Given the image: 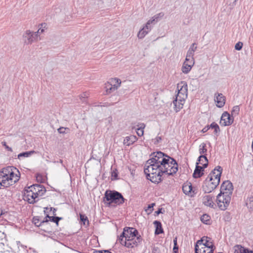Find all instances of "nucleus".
I'll return each mask as SVG.
<instances>
[{
	"instance_id": "nucleus-1",
	"label": "nucleus",
	"mask_w": 253,
	"mask_h": 253,
	"mask_svg": "<svg viewBox=\"0 0 253 253\" xmlns=\"http://www.w3.org/2000/svg\"><path fill=\"white\" fill-rule=\"evenodd\" d=\"M222 170L221 166H217L208 175L202 186L205 193L211 192L219 185Z\"/></svg>"
},
{
	"instance_id": "nucleus-2",
	"label": "nucleus",
	"mask_w": 253,
	"mask_h": 253,
	"mask_svg": "<svg viewBox=\"0 0 253 253\" xmlns=\"http://www.w3.org/2000/svg\"><path fill=\"white\" fill-rule=\"evenodd\" d=\"M146 178L152 182L158 184L163 181L162 170L161 166L154 164H146L144 169Z\"/></svg>"
},
{
	"instance_id": "nucleus-3",
	"label": "nucleus",
	"mask_w": 253,
	"mask_h": 253,
	"mask_svg": "<svg viewBox=\"0 0 253 253\" xmlns=\"http://www.w3.org/2000/svg\"><path fill=\"white\" fill-rule=\"evenodd\" d=\"M125 200L121 193L115 190H106L103 197V202L109 207L122 205Z\"/></svg>"
},
{
	"instance_id": "nucleus-4",
	"label": "nucleus",
	"mask_w": 253,
	"mask_h": 253,
	"mask_svg": "<svg viewBox=\"0 0 253 253\" xmlns=\"http://www.w3.org/2000/svg\"><path fill=\"white\" fill-rule=\"evenodd\" d=\"M166 157L167 159H164L161 166L162 172L163 174L173 176L178 171V163L174 158L168 155Z\"/></svg>"
},
{
	"instance_id": "nucleus-5",
	"label": "nucleus",
	"mask_w": 253,
	"mask_h": 253,
	"mask_svg": "<svg viewBox=\"0 0 253 253\" xmlns=\"http://www.w3.org/2000/svg\"><path fill=\"white\" fill-rule=\"evenodd\" d=\"M231 201V196L220 192L216 196V202L218 208L225 211L228 207Z\"/></svg>"
},
{
	"instance_id": "nucleus-6",
	"label": "nucleus",
	"mask_w": 253,
	"mask_h": 253,
	"mask_svg": "<svg viewBox=\"0 0 253 253\" xmlns=\"http://www.w3.org/2000/svg\"><path fill=\"white\" fill-rule=\"evenodd\" d=\"M138 235H139L138 231L135 228L126 227L124 228V231L121 233L119 240L120 243H121V242H124V238H125V240L128 239V241H129L130 236L136 237Z\"/></svg>"
},
{
	"instance_id": "nucleus-7",
	"label": "nucleus",
	"mask_w": 253,
	"mask_h": 253,
	"mask_svg": "<svg viewBox=\"0 0 253 253\" xmlns=\"http://www.w3.org/2000/svg\"><path fill=\"white\" fill-rule=\"evenodd\" d=\"M142 238L140 235H137L136 238L131 240L130 239L128 241V239L125 240L124 242H121V244L128 248H133L135 247H137L138 245L141 243Z\"/></svg>"
},
{
	"instance_id": "nucleus-8",
	"label": "nucleus",
	"mask_w": 253,
	"mask_h": 253,
	"mask_svg": "<svg viewBox=\"0 0 253 253\" xmlns=\"http://www.w3.org/2000/svg\"><path fill=\"white\" fill-rule=\"evenodd\" d=\"M28 189H31L34 193L35 198H38L39 196H42L46 192L45 187L41 184H35L27 187Z\"/></svg>"
},
{
	"instance_id": "nucleus-9",
	"label": "nucleus",
	"mask_w": 253,
	"mask_h": 253,
	"mask_svg": "<svg viewBox=\"0 0 253 253\" xmlns=\"http://www.w3.org/2000/svg\"><path fill=\"white\" fill-rule=\"evenodd\" d=\"M24 199L30 204H34L39 201V199L35 198L34 193L33 191L30 189H28L27 187L24 188Z\"/></svg>"
},
{
	"instance_id": "nucleus-10",
	"label": "nucleus",
	"mask_w": 253,
	"mask_h": 253,
	"mask_svg": "<svg viewBox=\"0 0 253 253\" xmlns=\"http://www.w3.org/2000/svg\"><path fill=\"white\" fill-rule=\"evenodd\" d=\"M23 37L26 44H32L38 39V34L30 30H27L23 34Z\"/></svg>"
},
{
	"instance_id": "nucleus-11",
	"label": "nucleus",
	"mask_w": 253,
	"mask_h": 253,
	"mask_svg": "<svg viewBox=\"0 0 253 253\" xmlns=\"http://www.w3.org/2000/svg\"><path fill=\"white\" fill-rule=\"evenodd\" d=\"M233 186L229 180H226L222 182L220 186V192L231 196L233 193Z\"/></svg>"
},
{
	"instance_id": "nucleus-12",
	"label": "nucleus",
	"mask_w": 253,
	"mask_h": 253,
	"mask_svg": "<svg viewBox=\"0 0 253 253\" xmlns=\"http://www.w3.org/2000/svg\"><path fill=\"white\" fill-rule=\"evenodd\" d=\"M233 121V117L231 116L228 112L225 111L222 114L220 124L222 126H228L231 125Z\"/></svg>"
},
{
	"instance_id": "nucleus-13",
	"label": "nucleus",
	"mask_w": 253,
	"mask_h": 253,
	"mask_svg": "<svg viewBox=\"0 0 253 253\" xmlns=\"http://www.w3.org/2000/svg\"><path fill=\"white\" fill-rule=\"evenodd\" d=\"M215 247L214 244H211L208 247H199L197 245H195V253H213Z\"/></svg>"
},
{
	"instance_id": "nucleus-14",
	"label": "nucleus",
	"mask_w": 253,
	"mask_h": 253,
	"mask_svg": "<svg viewBox=\"0 0 253 253\" xmlns=\"http://www.w3.org/2000/svg\"><path fill=\"white\" fill-rule=\"evenodd\" d=\"M112 82H115V84H112L108 82L105 84L106 91L107 94L110 93L117 89L121 84V81L120 79L115 78L112 80Z\"/></svg>"
},
{
	"instance_id": "nucleus-15",
	"label": "nucleus",
	"mask_w": 253,
	"mask_h": 253,
	"mask_svg": "<svg viewBox=\"0 0 253 253\" xmlns=\"http://www.w3.org/2000/svg\"><path fill=\"white\" fill-rule=\"evenodd\" d=\"M152 155L153 156V157L147 161V164H154L155 165L156 164L158 165L160 163V162L159 161V158L164 156L166 157V156H168L167 154L161 151L153 152L151 155V156Z\"/></svg>"
},
{
	"instance_id": "nucleus-16",
	"label": "nucleus",
	"mask_w": 253,
	"mask_h": 253,
	"mask_svg": "<svg viewBox=\"0 0 253 253\" xmlns=\"http://www.w3.org/2000/svg\"><path fill=\"white\" fill-rule=\"evenodd\" d=\"M177 88L178 89V94L176 96L177 98L178 97L181 98L180 94L182 95L183 97L184 96H187L188 87L186 82L184 81L181 82L180 84H177Z\"/></svg>"
},
{
	"instance_id": "nucleus-17",
	"label": "nucleus",
	"mask_w": 253,
	"mask_h": 253,
	"mask_svg": "<svg viewBox=\"0 0 253 253\" xmlns=\"http://www.w3.org/2000/svg\"><path fill=\"white\" fill-rule=\"evenodd\" d=\"M214 97L215 98L214 100L217 103L216 106L218 108L223 107L225 103V97L222 93H215Z\"/></svg>"
},
{
	"instance_id": "nucleus-18",
	"label": "nucleus",
	"mask_w": 253,
	"mask_h": 253,
	"mask_svg": "<svg viewBox=\"0 0 253 253\" xmlns=\"http://www.w3.org/2000/svg\"><path fill=\"white\" fill-rule=\"evenodd\" d=\"M7 178L8 177L4 178L3 180H1L0 181V189L1 188V187H3L4 188L9 187L10 186H11L16 183L19 180V177L16 174L15 175V179H14V181H10Z\"/></svg>"
},
{
	"instance_id": "nucleus-19",
	"label": "nucleus",
	"mask_w": 253,
	"mask_h": 253,
	"mask_svg": "<svg viewBox=\"0 0 253 253\" xmlns=\"http://www.w3.org/2000/svg\"><path fill=\"white\" fill-rule=\"evenodd\" d=\"M12 169L14 170H16V172H17V174H16L20 177V173L19 171L16 167L13 166H8L6 168H4L2 169L0 171L1 172V173H2L3 176L6 178L8 176V175L10 174V171H11Z\"/></svg>"
},
{
	"instance_id": "nucleus-20",
	"label": "nucleus",
	"mask_w": 253,
	"mask_h": 253,
	"mask_svg": "<svg viewBox=\"0 0 253 253\" xmlns=\"http://www.w3.org/2000/svg\"><path fill=\"white\" fill-rule=\"evenodd\" d=\"M211 238L207 236L203 237L200 240L197 241L195 245H197L199 247H208L210 246L211 244H213L212 242H210Z\"/></svg>"
},
{
	"instance_id": "nucleus-21",
	"label": "nucleus",
	"mask_w": 253,
	"mask_h": 253,
	"mask_svg": "<svg viewBox=\"0 0 253 253\" xmlns=\"http://www.w3.org/2000/svg\"><path fill=\"white\" fill-rule=\"evenodd\" d=\"M213 197L211 195H206L203 197V204L208 207L214 209L215 204L213 202Z\"/></svg>"
},
{
	"instance_id": "nucleus-22",
	"label": "nucleus",
	"mask_w": 253,
	"mask_h": 253,
	"mask_svg": "<svg viewBox=\"0 0 253 253\" xmlns=\"http://www.w3.org/2000/svg\"><path fill=\"white\" fill-rule=\"evenodd\" d=\"M234 253H253V251L241 245H236L233 247Z\"/></svg>"
},
{
	"instance_id": "nucleus-23",
	"label": "nucleus",
	"mask_w": 253,
	"mask_h": 253,
	"mask_svg": "<svg viewBox=\"0 0 253 253\" xmlns=\"http://www.w3.org/2000/svg\"><path fill=\"white\" fill-rule=\"evenodd\" d=\"M204 171L201 166H199V163H196V168L193 173V177L194 178H200L204 175Z\"/></svg>"
},
{
	"instance_id": "nucleus-24",
	"label": "nucleus",
	"mask_w": 253,
	"mask_h": 253,
	"mask_svg": "<svg viewBox=\"0 0 253 253\" xmlns=\"http://www.w3.org/2000/svg\"><path fill=\"white\" fill-rule=\"evenodd\" d=\"M151 27L149 25L146 27V24L138 33L137 37L139 39H142L151 31Z\"/></svg>"
},
{
	"instance_id": "nucleus-25",
	"label": "nucleus",
	"mask_w": 253,
	"mask_h": 253,
	"mask_svg": "<svg viewBox=\"0 0 253 253\" xmlns=\"http://www.w3.org/2000/svg\"><path fill=\"white\" fill-rule=\"evenodd\" d=\"M137 139V137L136 136L130 135L125 137L124 140V144L126 146H129L133 144Z\"/></svg>"
},
{
	"instance_id": "nucleus-26",
	"label": "nucleus",
	"mask_w": 253,
	"mask_h": 253,
	"mask_svg": "<svg viewBox=\"0 0 253 253\" xmlns=\"http://www.w3.org/2000/svg\"><path fill=\"white\" fill-rule=\"evenodd\" d=\"M153 224H154L156 228L155 231V235H159L164 233V230L162 228V225L160 221L155 220L154 221Z\"/></svg>"
},
{
	"instance_id": "nucleus-27",
	"label": "nucleus",
	"mask_w": 253,
	"mask_h": 253,
	"mask_svg": "<svg viewBox=\"0 0 253 253\" xmlns=\"http://www.w3.org/2000/svg\"><path fill=\"white\" fill-rule=\"evenodd\" d=\"M182 190L184 193L186 195H189V194H195L194 191H193V186L191 183L187 184H184L182 186Z\"/></svg>"
},
{
	"instance_id": "nucleus-28",
	"label": "nucleus",
	"mask_w": 253,
	"mask_h": 253,
	"mask_svg": "<svg viewBox=\"0 0 253 253\" xmlns=\"http://www.w3.org/2000/svg\"><path fill=\"white\" fill-rule=\"evenodd\" d=\"M246 205L249 209V212H252L253 210V196H249L245 201Z\"/></svg>"
},
{
	"instance_id": "nucleus-29",
	"label": "nucleus",
	"mask_w": 253,
	"mask_h": 253,
	"mask_svg": "<svg viewBox=\"0 0 253 253\" xmlns=\"http://www.w3.org/2000/svg\"><path fill=\"white\" fill-rule=\"evenodd\" d=\"M41 223H42V225H43L44 224H45L46 225L48 226V227H47L46 228H42L41 229L42 230H43L44 232H45L46 233H51L52 232V230L50 229V228H49L48 227V225H49V219L48 218H46V215L45 216V217H44L43 220H42L41 221Z\"/></svg>"
},
{
	"instance_id": "nucleus-30",
	"label": "nucleus",
	"mask_w": 253,
	"mask_h": 253,
	"mask_svg": "<svg viewBox=\"0 0 253 253\" xmlns=\"http://www.w3.org/2000/svg\"><path fill=\"white\" fill-rule=\"evenodd\" d=\"M138 128H136V133L138 136H141L144 134V129L145 127V124L144 123H138Z\"/></svg>"
},
{
	"instance_id": "nucleus-31",
	"label": "nucleus",
	"mask_w": 253,
	"mask_h": 253,
	"mask_svg": "<svg viewBox=\"0 0 253 253\" xmlns=\"http://www.w3.org/2000/svg\"><path fill=\"white\" fill-rule=\"evenodd\" d=\"M209 127H210V128H213L214 134L216 135L217 136H218L219 132L220 131V129L219 126L216 123H215V122H213L210 126H209Z\"/></svg>"
},
{
	"instance_id": "nucleus-32",
	"label": "nucleus",
	"mask_w": 253,
	"mask_h": 253,
	"mask_svg": "<svg viewBox=\"0 0 253 253\" xmlns=\"http://www.w3.org/2000/svg\"><path fill=\"white\" fill-rule=\"evenodd\" d=\"M42 221V220L40 219V217L38 216L33 217L32 219L33 223L37 227H42L43 226L42 223H41Z\"/></svg>"
},
{
	"instance_id": "nucleus-33",
	"label": "nucleus",
	"mask_w": 253,
	"mask_h": 253,
	"mask_svg": "<svg viewBox=\"0 0 253 253\" xmlns=\"http://www.w3.org/2000/svg\"><path fill=\"white\" fill-rule=\"evenodd\" d=\"M190 65L187 64L186 62H184L183 63L181 71L184 74L188 73L192 69Z\"/></svg>"
},
{
	"instance_id": "nucleus-34",
	"label": "nucleus",
	"mask_w": 253,
	"mask_h": 253,
	"mask_svg": "<svg viewBox=\"0 0 253 253\" xmlns=\"http://www.w3.org/2000/svg\"><path fill=\"white\" fill-rule=\"evenodd\" d=\"M201 221L206 224H210L211 217L207 214H204L201 217Z\"/></svg>"
},
{
	"instance_id": "nucleus-35",
	"label": "nucleus",
	"mask_w": 253,
	"mask_h": 253,
	"mask_svg": "<svg viewBox=\"0 0 253 253\" xmlns=\"http://www.w3.org/2000/svg\"><path fill=\"white\" fill-rule=\"evenodd\" d=\"M177 101L178 98L177 96H176L175 99L173 101L174 105V110L176 112H179L183 107V103H177Z\"/></svg>"
},
{
	"instance_id": "nucleus-36",
	"label": "nucleus",
	"mask_w": 253,
	"mask_h": 253,
	"mask_svg": "<svg viewBox=\"0 0 253 253\" xmlns=\"http://www.w3.org/2000/svg\"><path fill=\"white\" fill-rule=\"evenodd\" d=\"M46 218H48L49 220L53 222L56 224L57 225H58V223L60 220L62 219L61 217L55 216H50L48 214H46Z\"/></svg>"
},
{
	"instance_id": "nucleus-37",
	"label": "nucleus",
	"mask_w": 253,
	"mask_h": 253,
	"mask_svg": "<svg viewBox=\"0 0 253 253\" xmlns=\"http://www.w3.org/2000/svg\"><path fill=\"white\" fill-rule=\"evenodd\" d=\"M36 152L34 150L30 151H26L24 152L21 153L18 155V158L20 159L21 157H28L30 156L32 154L35 153Z\"/></svg>"
},
{
	"instance_id": "nucleus-38",
	"label": "nucleus",
	"mask_w": 253,
	"mask_h": 253,
	"mask_svg": "<svg viewBox=\"0 0 253 253\" xmlns=\"http://www.w3.org/2000/svg\"><path fill=\"white\" fill-rule=\"evenodd\" d=\"M70 128L68 127H65L63 126H60L59 128L57 129V131L60 134H66L68 133H69L70 132Z\"/></svg>"
},
{
	"instance_id": "nucleus-39",
	"label": "nucleus",
	"mask_w": 253,
	"mask_h": 253,
	"mask_svg": "<svg viewBox=\"0 0 253 253\" xmlns=\"http://www.w3.org/2000/svg\"><path fill=\"white\" fill-rule=\"evenodd\" d=\"M159 19V18L156 15H154L152 18V19H150L147 21V22L146 23V27L150 25L151 24H155L156 22L158 21Z\"/></svg>"
},
{
	"instance_id": "nucleus-40",
	"label": "nucleus",
	"mask_w": 253,
	"mask_h": 253,
	"mask_svg": "<svg viewBox=\"0 0 253 253\" xmlns=\"http://www.w3.org/2000/svg\"><path fill=\"white\" fill-rule=\"evenodd\" d=\"M200 147L201 148L199 149V153L201 155L206 154L207 152L206 144L205 143H203L200 145Z\"/></svg>"
},
{
	"instance_id": "nucleus-41",
	"label": "nucleus",
	"mask_w": 253,
	"mask_h": 253,
	"mask_svg": "<svg viewBox=\"0 0 253 253\" xmlns=\"http://www.w3.org/2000/svg\"><path fill=\"white\" fill-rule=\"evenodd\" d=\"M80 221L84 225H85V223L87 222V224H89V221L87 217L83 214L80 213Z\"/></svg>"
},
{
	"instance_id": "nucleus-42",
	"label": "nucleus",
	"mask_w": 253,
	"mask_h": 253,
	"mask_svg": "<svg viewBox=\"0 0 253 253\" xmlns=\"http://www.w3.org/2000/svg\"><path fill=\"white\" fill-rule=\"evenodd\" d=\"M197 47L195 46L194 49H189L188 50L186 58H194V52L196 50Z\"/></svg>"
},
{
	"instance_id": "nucleus-43",
	"label": "nucleus",
	"mask_w": 253,
	"mask_h": 253,
	"mask_svg": "<svg viewBox=\"0 0 253 253\" xmlns=\"http://www.w3.org/2000/svg\"><path fill=\"white\" fill-rule=\"evenodd\" d=\"M240 107L239 106H235L233 107L231 111V116L233 117L234 115H238L239 113Z\"/></svg>"
},
{
	"instance_id": "nucleus-44",
	"label": "nucleus",
	"mask_w": 253,
	"mask_h": 253,
	"mask_svg": "<svg viewBox=\"0 0 253 253\" xmlns=\"http://www.w3.org/2000/svg\"><path fill=\"white\" fill-rule=\"evenodd\" d=\"M155 206V203H152L148 205L146 208H144L145 211L148 214H150L153 211V207Z\"/></svg>"
},
{
	"instance_id": "nucleus-45",
	"label": "nucleus",
	"mask_w": 253,
	"mask_h": 253,
	"mask_svg": "<svg viewBox=\"0 0 253 253\" xmlns=\"http://www.w3.org/2000/svg\"><path fill=\"white\" fill-rule=\"evenodd\" d=\"M15 174H17L16 170H14L12 169L11 171H10V174L7 176V179L10 181H14V179H15Z\"/></svg>"
},
{
	"instance_id": "nucleus-46",
	"label": "nucleus",
	"mask_w": 253,
	"mask_h": 253,
	"mask_svg": "<svg viewBox=\"0 0 253 253\" xmlns=\"http://www.w3.org/2000/svg\"><path fill=\"white\" fill-rule=\"evenodd\" d=\"M184 62H186L187 64L190 65L191 67L193 66L195 63L194 58L190 59V58H186Z\"/></svg>"
},
{
	"instance_id": "nucleus-47",
	"label": "nucleus",
	"mask_w": 253,
	"mask_h": 253,
	"mask_svg": "<svg viewBox=\"0 0 253 253\" xmlns=\"http://www.w3.org/2000/svg\"><path fill=\"white\" fill-rule=\"evenodd\" d=\"M112 180H115L118 179V172L117 169H116L112 171Z\"/></svg>"
},
{
	"instance_id": "nucleus-48",
	"label": "nucleus",
	"mask_w": 253,
	"mask_h": 253,
	"mask_svg": "<svg viewBox=\"0 0 253 253\" xmlns=\"http://www.w3.org/2000/svg\"><path fill=\"white\" fill-rule=\"evenodd\" d=\"M16 243L19 251L20 250V249H23L24 251L27 252L26 246L21 244L20 241H17Z\"/></svg>"
},
{
	"instance_id": "nucleus-49",
	"label": "nucleus",
	"mask_w": 253,
	"mask_h": 253,
	"mask_svg": "<svg viewBox=\"0 0 253 253\" xmlns=\"http://www.w3.org/2000/svg\"><path fill=\"white\" fill-rule=\"evenodd\" d=\"M243 43L242 42H238L235 46V48L237 50H240L242 49L243 47Z\"/></svg>"
},
{
	"instance_id": "nucleus-50",
	"label": "nucleus",
	"mask_w": 253,
	"mask_h": 253,
	"mask_svg": "<svg viewBox=\"0 0 253 253\" xmlns=\"http://www.w3.org/2000/svg\"><path fill=\"white\" fill-rule=\"evenodd\" d=\"M224 219L225 221H230L231 219V217L230 216V214L228 212H226L224 216Z\"/></svg>"
},
{
	"instance_id": "nucleus-51",
	"label": "nucleus",
	"mask_w": 253,
	"mask_h": 253,
	"mask_svg": "<svg viewBox=\"0 0 253 253\" xmlns=\"http://www.w3.org/2000/svg\"><path fill=\"white\" fill-rule=\"evenodd\" d=\"M238 0H228L227 3H228L229 5L233 7L236 5V2Z\"/></svg>"
},
{
	"instance_id": "nucleus-52",
	"label": "nucleus",
	"mask_w": 253,
	"mask_h": 253,
	"mask_svg": "<svg viewBox=\"0 0 253 253\" xmlns=\"http://www.w3.org/2000/svg\"><path fill=\"white\" fill-rule=\"evenodd\" d=\"M1 144H2V145L3 146H4L5 148L7 150L9 151H10V152H12V149L11 147H9L8 145H7L6 142H5V141H2V142H1Z\"/></svg>"
},
{
	"instance_id": "nucleus-53",
	"label": "nucleus",
	"mask_w": 253,
	"mask_h": 253,
	"mask_svg": "<svg viewBox=\"0 0 253 253\" xmlns=\"http://www.w3.org/2000/svg\"><path fill=\"white\" fill-rule=\"evenodd\" d=\"M164 211L165 210L163 208H159L155 212V215H158L160 213H163Z\"/></svg>"
},
{
	"instance_id": "nucleus-54",
	"label": "nucleus",
	"mask_w": 253,
	"mask_h": 253,
	"mask_svg": "<svg viewBox=\"0 0 253 253\" xmlns=\"http://www.w3.org/2000/svg\"><path fill=\"white\" fill-rule=\"evenodd\" d=\"M92 253H112L109 250L94 251Z\"/></svg>"
},
{
	"instance_id": "nucleus-55",
	"label": "nucleus",
	"mask_w": 253,
	"mask_h": 253,
	"mask_svg": "<svg viewBox=\"0 0 253 253\" xmlns=\"http://www.w3.org/2000/svg\"><path fill=\"white\" fill-rule=\"evenodd\" d=\"M162 140V137L161 136H157L155 139L154 144L156 145L158 144Z\"/></svg>"
},
{
	"instance_id": "nucleus-56",
	"label": "nucleus",
	"mask_w": 253,
	"mask_h": 253,
	"mask_svg": "<svg viewBox=\"0 0 253 253\" xmlns=\"http://www.w3.org/2000/svg\"><path fill=\"white\" fill-rule=\"evenodd\" d=\"M167 158L166 157H165V156L159 158V161H160V163L159 164V165H160V166H162V163L163 161L164 160V159H167Z\"/></svg>"
},
{
	"instance_id": "nucleus-57",
	"label": "nucleus",
	"mask_w": 253,
	"mask_h": 253,
	"mask_svg": "<svg viewBox=\"0 0 253 253\" xmlns=\"http://www.w3.org/2000/svg\"><path fill=\"white\" fill-rule=\"evenodd\" d=\"M210 129V127H209V125L206 126L205 127L203 128L202 130V132L203 133H205Z\"/></svg>"
},
{
	"instance_id": "nucleus-58",
	"label": "nucleus",
	"mask_w": 253,
	"mask_h": 253,
	"mask_svg": "<svg viewBox=\"0 0 253 253\" xmlns=\"http://www.w3.org/2000/svg\"><path fill=\"white\" fill-rule=\"evenodd\" d=\"M207 154H204V155H200V158H204L205 159V161L208 163V158L206 156Z\"/></svg>"
},
{
	"instance_id": "nucleus-59",
	"label": "nucleus",
	"mask_w": 253,
	"mask_h": 253,
	"mask_svg": "<svg viewBox=\"0 0 253 253\" xmlns=\"http://www.w3.org/2000/svg\"><path fill=\"white\" fill-rule=\"evenodd\" d=\"M87 97V96H86V93H85V92H84V93L82 95H81V96H80V99H82V100L83 99H84V100H85Z\"/></svg>"
},
{
	"instance_id": "nucleus-60",
	"label": "nucleus",
	"mask_w": 253,
	"mask_h": 253,
	"mask_svg": "<svg viewBox=\"0 0 253 253\" xmlns=\"http://www.w3.org/2000/svg\"><path fill=\"white\" fill-rule=\"evenodd\" d=\"M208 166V163L206 162L205 164L203 165V166H201V168H202V169L204 170V169L207 168Z\"/></svg>"
},
{
	"instance_id": "nucleus-61",
	"label": "nucleus",
	"mask_w": 253,
	"mask_h": 253,
	"mask_svg": "<svg viewBox=\"0 0 253 253\" xmlns=\"http://www.w3.org/2000/svg\"><path fill=\"white\" fill-rule=\"evenodd\" d=\"M156 15L159 18H160L163 17L164 15V14L163 12H160V13L156 14Z\"/></svg>"
},
{
	"instance_id": "nucleus-62",
	"label": "nucleus",
	"mask_w": 253,
	"mask_h": 253,
	"mask_svg": "<svg viewBox=\"0 0 253 253\" xmlns=\"http://www.w3.org/2000/svg\"><path fill=\"white\" fill-rule=\"evenodd\" d=\"M173 251H178V245H174L173 246Z\"/></svg>"
},
{
	"instance_id": "nucleus-63",
	"label": "nucleus",
	"mask_w": 253,
	"mask_h": 253,
	"mask_svg": "<svg viewBox=\"0 0 253 253\" xmlns=\"http://www.w3.org/2000/svg\"><path fill=\"white\" fill-rule=\"evenodd\" d=\"M178 100H179L178 102H177V103H182V102H183L184 101V98L183 97H181V98H180V99H178Z\"/></svg>"
},
{
	"instance_id": "nucleus-64",
	"label": "nucleus",
	"mask_w": 253,
	"mask_h": 253,
	"mask_svg": "<svg viewBox=\"0 0 253 253\" xmlns=\"http://www.w3.org/2000/svg\"><path fill=\"white\" fill-rule=\"evenodd\" d=\"M196 45V43H193L192 44V45L190 46V47L189 48V49H194V48Z\"/></svg>"
}]
</instances>
